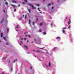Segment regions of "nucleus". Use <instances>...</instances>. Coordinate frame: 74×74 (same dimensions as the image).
Here are the masks:
<instances>
[{
  "label": "nucleus",
  "instance_id": "nucleus-59",
  "mask_svg": "<svg viewBox=\"0 0 74 74\" xmlns=\"http://www.w3.org/2000/svg\"><path fill=\"white\" fill-rule=\"evenodd\" d=\"M27 14H28V15H29V13H27Z\"/></svg>",
  "mask_w": 74,
  "mask_h": 74
},
{
  "label": "nucleus",
  "instance_id": "nucleus-57",
  "mask_svg": "<svg viewBox=\"0 0 74 74\" xmlns=\"http://www.w3.org/2000/svg\"><path fill=\"white\" fill-rule=\"evenodd\" d=\"M25 37H27V35H25Z\"/></svg>",
  "mask_w": 74,
  "mask_h": 74
},
{
  "label": "nucleus",
  "instance_id": "nucleus-35",
  "mask_svg": "<svg viewBox=\"0 0 74 74\" xmlns=\"http://www.w3.org/2000/svg\"><path fill=\"white\" fill-rule=\"evenodd\" d=\"M33 25H34V22H33Z\"/></svg>",
  "mask_w": 74,
  "mask_h": 74
},
{
  "label": "nucleus",
  "instance_id": "nucleus-21",
  "mask_svg": "<svg viewBox=\"0 0 74 74\" xmlns=\"http://www.w3.org/2000/svg\"><path fill=\"white\" fill-rule=\"evenodd\" d=\"M3 38L4 39V40H5L6 39V38H5V37H3Z\"/></svg>",
  "mask_w": 74,
  "mask_h": 74
},
{
  "label": "nucleus",
  "instance_id": "nucleus-42",
  "mask_svg": "<svg viewBox=\"0 0 74 74\" xmlns=\"http://www.w3.org/2000/svg\"><path fill=\"white\" fill-rule=\"evenodd\" d=\"M3 12H5V11L4 10H3Z\"/></svg>",
  "mask_w": 74,
  "mask_h": 74
},
{
  "label": "nucleus",
  "instance_id": "nucleus-10",
  "mask_svg": "<svg viewBox=\"0 0 74 74\" xmlns=\"http://www.w3.org/2000/svg\"><path fill=\"white\" fill-rule=\"evenodd\" d=\"M1 37H3V33H1Z\"/></svg>",
  "mask_w": 74,
  "mask_h": 74
},
{
  "label": "nucleus",
  "instance_id": "nucleus-51",
  "mask_svg": "<svg viewBox=\"0 0 74 74\" xmlns=\"http://www.w3.org/2000/svg\"><path fill=\"white\" fill-rule=\"evenodd\" d=\"M66 19H67V17H66Z\"/></svg>",
  "mask_w": 74,
  "mask_h": 74
},
{
  "label": "nucleus",
  "instance_id": "nucleus-28",
  "mask_svg": "<svg viewBox=\"0 0 74 74\" xmlns=\"http://www.w3.org/2000/svg\"><path fill=\"white\" fill-rule=\"evenodd\" d=\"M29 6H31H31H32V4H29Z\"/></svg>",
  "mask_w": 74,
  "mask_h": 74
},
{
  "label": "nucleus",
  "instance_id": "nucleus-55",
  "mask_svg": "<svg viewBox=\"0 0 74 74\" xmlns=\"http://www.w3.org/2000/svg\"><path fill=\"white\" fill-rule=\"evenodd\" d=\"M2 22H3V21H1V23H2Z\"/></svg>",
  "mask_w": 74,
  "mask_h": 74
},
{
  "label": "nucleus",
  "instance_id": "nucleus-4",
  "mask_svg": "<svg viewBox=\"0 0 74 74\" xmlns=\"http://www.w3.org/2000/svg\"><path fill=\"white\" fill-rule=\"evenodd\" d=\"M70 22H71V21H70V19H69V21L68 22V24L69 25L70 23Z\"/></svg>",
  "mask_w": 74,
  "mask_h": 74
},
{
  "label": "nucleus",
  "instance_id": "nucleus-25",
  "mask_svg": "<svg viewBox=\"0 0 74 74\" xmlns=\"http://www.w3.org/2000/svg\"><path fill=\"white\" fill-rule=\"evenodd\" d=\"M36 5H37V6H39V5H39V4H37Z\"/></svg>",
  "mask_w": 74,
  "mask_h": 74
},
{
  "label": "nucleus",
  "instance_id": "nucleus-54",
  "mask_svg": "<svg viewBox=\"0 0 74 74\" xmlns=\"http://www.w3.org/2000/svg\"><path fill=\"white\" fill-rule=\"evenodd\" d=\"M18 7H20V5H18Z\"/></svg>",
  "mask_w": 74,
  "mask_h": 74
},
{
  "label": "nucleus",
  "instance_id": "nucleus-43",
  "mask_svg": "<svg viewBox=\"0 0 74 74\" xmlns=\"http://www.w3.org/2000/svg\"><path fill=\"white\" fill-rule=\"evenodd\" d=\"M20 20H22V18H20Z\"/></svg>",
  "mask_w": 74,
  "mask_h": 74
},
{
  "label": "nucleus",
  "instance_id": "nucleus-18",
  "mask_svg": "<svg viewBox=\"0 0 74 74\" xmlns=\"http://www.w3.org/2000/svg\"><path fill=\"white\" fill-rule=\"evenodd\" d=\"M28 33L27 32H25L24 33V34H27Z\"/></svg>",
  "mask_w": 74,
  "mask_h": 74
},
{
  "label": "nucleus",
  "instance_id": "nucleus-48",
  "mask_svg": "<svg viewBox=\"0 0 74 74\" xmlns=\"http://www.w3.org/2000/svg\"><path fill=\"white\" fill-rule=\"evenodd\" d=\"M30 69H32V67H30Z\"/></svg>",
  "mask_w": 74,
  "mask_h": 74
},
{
  "label": "nucleus",
  "instance_id": "nucleus-17",
  "mask_svg": "<svg viewBox=\"0 0 74 74\" xmlns=\"http://www.w3.org/2000/svg\"><path fill=\"white\" fill-rule=\"evenodd\" d=\"M5 4L6 5H8V3H7V2H6L5 3Z\"/></svg>",
  "mask_w": 74,
  "mask_h": 74
},
{
  "label": "nucleus",
  "instance_id": "nucleus-9",
  "mask_svg": "<svg viewBox=\"0 0 74 74\" xmlns=\"http://www.w3.org/2000/svg\"><path fill=\"white\" fill-rule=\"evenodd\" d=\"M16 60L17 61V59H16V60H14V61H13V63H15V61H16Z\"/></svg>",
  "mask_w": 74,
  "mask_h": 74
},
{
  "label": "nucleus",
  "instance_id": "nucleus-13",
  "mask_svg": "<svg viewBox=\"0 0 74 74\" xmlns=\"http://www.w3.org/2000/svg\"><path fill=\"white\" fill-rule=\"evenodd\" d=\"M31 21V20H29V24H30V22Z\"/></svg>",
  "mask_w": 74,
  "mask_h": 74
},
{
  "label": "nucleus",
  "instance_id": "nucleus-16",
  "mask_svg": "<svg viewBox=\"0 0 74 74\" xmlns=\"http://www.w3.org/2000/svg\"><path fill=\"white\" fill-rule=\"evenodd\" d=\"M27 18V15H26L25 17V19H26Z\"/></svg>",
  "mask_w": 74,
  "mask_h": 74
},
{
  "label": "nucleus",
  "instance_id": "nucleus-60",
  "mask_svg": "<svg viewBox=\"0 0 74 74\" xmlns=\"http://www.w3.org/2000/svg\"><path fill=\"white\" fill-rule=\"evenodd\" d=\"M45 1V0H43V1Z\"/></svg>",
  "mask_w": 74,
  "mask_h": 74
},
{
  "label": "nucleus",
  "instance_id": "nucleus-50",
  "mask_svg": "<svg viewBox=\"0 0 74 74\" xmlns=\"http://www.w3.org/2000/svg\"><path fill=\"white\" fill-rule=\"evenodd\" d=\"M9 63H10V60L9 61Z\"/></svg>",
  "mask_w": 74,
  "mask_h": 74
},
{
  "label": "nucleus",
  "instance_id": "nucleus-24",
  "mask_svg": "<svg viewBox=\"0 0 74 74\" xmlns=\"http://www.w3.org/2000/svg\"><path fill=\"white\" fill-rule=\"evenodd\" d=\"M24 1H25L26 3H27V0H25Z\"/></svg>",
  "mask_w": 74,
  "mask_h": 74
},
{
  "label": "nucleus",
  "instance_id": "nucleus-33",
  "mask_svg": "<svg viewBox=\"0 0 74 74\" xmlns=\"http://www.w3.org/2000/svg\"><path fill=\"white\" fill-rule=\"evenodd\" d=\"M16 9H14V12H16Z\"/></svg>",
  "mask_w": 74,
  "mask_h": 74
},
{
  "label": "nucleus",
  "instance_id": "nucleus-46",
  "mask_svg": "<svg viewBox=\"0 0 74 74\" xmlns=\"http://www.w3.org/2000/svg\"><path fill=\"white\" fill-rule=\"evenodd\" d=\"M1 74H4L3 72H2Z\"/></svg>",
  "mask_w": 74,
  "mask_h": 74
},
{
  "label": "nucleus",
  "instance_id": "nucleus-2",
  "mask_svg": "<svg viewBox=\"0 0 74 74\" xmlns=\"http://www.w3.org/2000/svg\"><path fill=\"white\" fill-rule=\"evenodd\" d=\"M24 47H25V48H26V49H28V48H29V47H28L27 46L24 45Z\"/></svg>",
  "mask_w": 74,
  "mask_h": 74
},
{
  "label": "nucleus",
  "instance_id": "nucleus-7",
  "mask_svg": "<svg viewBox=\"0 0 74 74\" xmlns=\"http://www.w3.org/2000/svg\"><path fill=\"white\" fill-rule=\"evenodd\" d=\"M11 5L12 7H14V8H15V7H16V6L15 5Z\"/></svg>",
  "mask_w": 74,
  "mask_h": 74
},
{
  "label": "nucleus",
  "instance_id": "nucleus-44",
  "mask_svg": "<svg viewBox=\"0 0 74 74\" xmlns=\"http://www.w3.org/2000/svg\"><path fill=\"white\" fill-rule=\"evenodd\" d=\"M31 43H32V44H33V41H32Z\"/></svg>",
  "mask_w": 74,
  "mask_h": 74
},
{
  "label": "nucleus",
  "instance_id": "nucleus-37",
  "mask_svg": "<svg viewBox=\"0 0 74 74\" xmlns=\"http://www.w3.org/2000/svg\"><path fill=\"white\" fill-rule=\"evenodd\" d=\"M23 4H25V3H24V2H23Z\"/></svg>",
  "mask_w": 74,
  "mask_h": 74
},
{
  "label": "nucleus",
  "instance_id": "nucleus-36",
  "mask_svg": "<svg viewBox=\"0 0 74 74\" xmlns=\"http://www.w3.org/2000/svg\"><path fill=\"white\" fill-rule=\"evenodd\" d=\"M21 40H23V38H21Z\"/></svg>",
  "mask_w": 74,
  "mask_h": 74
},
{
  "label": "nucleus",
  "instance_id": "nucleus-52",
  "mask_svg": "<svg viewBox=\"0 0 74 74\" xmlns=\"http://www.w3.org/2000/svg\"><path fill=\"white\" fill-rule=\"evenodd\" d=\"M6 59V57H5V58H4V59Z\"/></svg>",
  "mask_w": 74,
  "mask_h": 74
},
{
  "label": "nucleus",
  "instance_id": "nucleus-45",
  "mask_svg": "<svg viewBox=\"0 0 74 74\" xmlns=\"http://www.w3.org/2000/svg\"><path fill=\"white\" fill-rule=\"evenodd\" d=\"M24 40H27V39L26 38H24Z\"/></svg>",
  "mask_w": 74,
  "mask_h": 74
},
{
  "label": "nucleus",
  "instance_id": "nucleus-6",
  "mask_svg": "<svg viewBox=\"0 0 74 74\" xmlns=\"http://www.w3.org/2000/svg\"><path fill=\"white\" fill-rule=\"evenodd\" d=\"M48 64L49 67H51V63H50V62H48Z\"/></svg>",
  "mask_w": 74,
  "mask_h": 74
},
{
  "label": "nucleus",
  "instance_id": "nucleus-40",
  "mask_svg": "<svg viewBox=\"0 0 74 74\" xmlns=\"http://www.w3.org/2000/svg\"><path fill=\"white\" fill-rule=\"evenodd\" d=\"M62 32H63V33H64V30H63Z\"/></svg>",
  "mask_w": 74,
  "mask_h": 74
},
{
  "label": "nucleus",
  "instance_id": "nucleus-8",
  "mask_svg": "<svg viewBox=\"0 0 74 74\" xmlns=\"http://www.w3.org/2000/svg\"><path fill=\"white\" fill-rule=\"evenodd\" d=\"M43 23V22H42V23H40V26H41L42 25V23Z\"/></svg>",
  "mask_w": 74,
  "mask_h": 74
},
{
  "label": "nucleus",
  "instance_id": "nucleus-1",
  "mask_svg": "<svg viewBox=\"0 0 74 74\" xmlns=\"http://www.w3.org/2000/svg\"><path fill=\"white\" fill-rule=\"evenodd\" d=\"M31 7H32V9H36V7H34L33 5H32Z\"/></svg>",
  "mask_w": 74,
  "mask_h": 74
},
{
  "label": "nucleus",
  "instance_id": "nucleus-34",
  "mask_svg": "<svg viewBox=\"0 0 74 74\" xmlns=\"http://www.w3.org/2000/svg\"><path fill=\"white\" fill-rule=\"evenodd\" d=\"M38 18H37V19H36V22H37V21H38Z\"/></svg>",
  "mask_w": 74,
  "mask_h": 74
},
{
  "label": "nucleus",
  "instance_id": "nucleus-30",
  "mask_svg": "<svg viewBox=\"0 0 74 74\" xmlns=\"http://www.w3.org/2000/svg\"><path fill=\"white\" fill-rule=\"evenodd\" d=\"M18 25H17V26L16 27V28H18Z\"/></svg>",
  "mask_w": 74,
  "mask_h": 74
},
{
  "label": "nucleus",
  "instance_id": "nucleus-47",
  "mask_svg": "<svg viewBox=\"0 0 74 74\" xmlns=\"http://www.w3.org/2000/svg\"><path fill=\"white\" fill-rule=\"evenodd\" d=\"M24 17V15H23V18Z\"/></svg>",
  "mask_w": 74,
  "mask_h": 74
},
{
  "label": "nucleus",
  "instance_id": "nucleus-58",
  "mask_svg": "<svg viewBox=\"0 0 74 74\" xmlns=\"http://www.w3.org/2000/svg\"><path fill=\"white\" fill-rule=\"evenodd\" d=\"M19 45H21V43H19Z\"/></svg>",
  "mask_w": 74,
  "mask_h": 74
},
{
  "label": "nucleus",
  "instance_id": "nucleus-41",
  "mask_svg": "<svg viewBox=\"0 0 74 74\" xmlns=\"http://www.w3.org/2000/svg\"><path fill=\"white\" fill-rule=\"evenodd\" d=\"M27 42H29V40H27Z\"/></svg>",
  "mask_w": 74,
  "mask_h": 74
},
{
  "label": "nucleus",
  "instance_id": "nucleus-56",
  "mask_svg": "<svg viewBox=\"0 0 74 74\" xmlns=\"http://www.w3.org/2000/svg\"><path fill=\"white\" fill-rule=\"evenodd\" d=\"M33 51H35V50H33Z\"/></svg>",
  "mask_w": 74,
  "mask_h": 74
},
{
  "label": "nucleus",
  "instance_id": "nucleus-38",
  "mask_svg": "<svg viewBox=\"0 0 74 74\" xmlns=\"http://www.w3.org/2000/svg\"><path fill=\"white\" fill-rule=\"evenodd\" d=\"M28 37H29V38L31 37V36H30V35H29Z\"/></svg>",
  "mask_w": 74,
  "mask_h": 74
},
{
  "label": "nucleus",
  "instance_id": "nucleus-11",
  "mask_svg": "<svg viewBox=\"0 0 74 74\" xmlns=\"http://www.w3.org/2000/svg\"><path fill=\"white\" fill-rule=\"evenodd\" d=\"M12 2H13V3H16V1H12Z\"/></svg>",
  "mask_w": 74,
  "mask_h": 74
},
{
  "label": "nucleus",
  "instance_id": "nucleus-49",
  "mask_svg": "<svg viewBox=\"0 0 74 74\" xmlns=\"http://www.w3.org/2000/svg\"><path fill=\"white\" fill-rule=\"evenodd\" d=\"M51 26H52L53 25V24L52 23L51 24Z\"/></svg>",
  "mask_w": 74,
  "mask_h": 74
},
{
  "label": "nucleus",
  "instance_id": "nucleus-62",
  "mask_svg": "<svg viewBox=\"0 0 74 74\" xmlns=\"http://www.w3.org/2000/svg\"><path fill=\"white\" fill-rule=\"evenodd\" d=\"M40 13L41 14H42V12H40Z\"/></svg>",
  "mask_w": 74,
  "mask_h": 74
},
{
  "label": "nucleus",
  "instance_id": "nucleus-31",
  "mask_svg": "<svg viewBox=\"0 0 74 74\" xmlns=\"http://www.w3.org/2000/svg\"><path fill=\"white\" fill-rule=\"evenodd\" d=\"M39 32H41V30L40 29L39 30Z\"/></svg>",
  "mask_w": 74,
  "mask_h": 74
},
{
  "label": "nucleus",
  "instance_id": "nucleus-14",
  "mask_svg": "<svg viewBox=\"0 0 74 74\" xmlns=\"http://www.w3.org/2000/svg\"><path fill=\"white\" fill-rule=\"evenodd\" d=\"M28 10L29 13H30V11H31V10L30 9H28Z\"/></svg>",
  "mask_w": 74,
  "mask_h": 74
},
{
  "label": "nucleus",
  "instance_id": "nucleus-20",
  "mask_svg": "<svg viewBox=\"0 0 74 74\" xmlns=\"http://www.w3.org/2000/svg\"><path fill=\"white\" fill-rule=\"evenodd\" d=\"M9 44H8V42H6V45H8Z\"/></svg>",
  "mask_w": 74,
  "mask_h": 74
},
{
  "label": "nucleus",
  "instance_id": "nucleus-53",
  "mask_svg": "<svg viewBox=\"0 0 74 74\" xmlns=\"http://www.w3.org/2000/svg\"><path fill=\"white\" fill-rule=\"evenodd\" d=\"M53 7H52V9H53Z\"/></svg>",
  "mask_w": 74,
  "mask_h": 74
},
{
  "label": "nucleus",
  "instance_id": "nucleus-64",
  "mask_svg": "<svg viewBox=\"0 0 74 74\" xmlns=\"http://www.w3.org/2000/svg\"><path fill=\"white\" fill-rule=\"evenodd\" d=\"M16 31H18V30H16Z\"/></svg>",
  "mask_w": 74,
  "mask_h": 74
},
{
  "label": "nucleus",
  "instance_id": "nucleus-19",
  "mask_svg": "<svg viewBox=\"0 0 74 74\" xmlns=\"http://www.w3.org/2000/svg\"><path fill=\"white\" fill-rule=\"evenodd\" d=\"M43 34H47V33L44 32L43 33Z\"/></svg>",
  "mask_w": 74,
  "mask_h": 74
},
{
  "label": "nucleus",
  "instance_id": "nucleus-32",
  "mask_svg": "<svg viewBox=\"0 0 74 74\" xmlns=\"http://www.w3.org/2000/svg\"><path fill=\"white\" fill-rule=\"evenodd\" d=\"M38 10H39V11H40V9H39V8H38Z\"/></svg>",
  "mask_w": 74,
  "mask_h": 74
},
{
  "label": "nucleus",
  "instance_id": "nucleus-23",
  "mask_svg": "<svg viewBox=\"0 0 74 74\" xmlns=\"http://www.w3.org/2000/svg\"><path fill=\"white\" fill-rule=\"evenodd\" d=\"M8 31H9V30H8V28H7V32H8Z\"/></svg>",
  "mask_w": 74,
  "mask_h": 74
},
{
  "label": "nucleus",
  "instance_id": "nucleus-3",
  "mask_svg": "<svg viewBox=\"0 0 74 74\" xmlns=\"http://www.w3.org/2000/svg\"><path fill=\"white\" fill-rule=\"evenodd\" d=\"M57 49V47H55L53 49V51H55V49Z\"/></svg>",
  "mask_w": 74,
  "mask_h": 74
},
{
  "label": "nucleus",
  "instance_id": "nucleus-26",
  "mask_svg": "<svg viewBox=\"0 0 74 74\" xmlns=\"http://www.w3.org/2000/svg\"><path fill=\"white\" fill-rule=\"evenodd\" d=\"M51 5V3H49L48 5L49 6V5Z\"/></svg>",
  "mask_w": 74,
  "mask_h": 74
},
{
  "label": "nucleus",
  "instance_id": "nucleus-29",
  "mask_svg": "<svg viewBox=\"0 0 74 74\" xmlns=\"http://www.w3.org/2000/svg\"><path fill=\"white\" fill-rule=\"evenodd\" d=\"M11 71H12V67L11 69Z\"/></svg>",
  "mask_w": 74,
  "mask_h": 74
},
{
  "label": "nucleus",
  "instance_id": "nucleus-39",
  "mask_svg": "<svg viewBox=\"0 0 74 74\" xmlns=\"http://www.w3.org/2000/svg\"><path fill=\"white\" fill-rule=\"evenodd\" d=\"M21 43H22V44H23V42H22V41H21Z\"/></svg>",
  "mask_w": 74,
  "mask_h": 74
},
{
  "label": "nucleus",
  "instance_id": "nucleus-22",
  "mask_svg": "<svg viewBox=\"0 0 74 74\" xmlns=\"http://www.w3.org/2000/svg\"><path fill=\"white\" fill-rule=\"evenodd\" d=\"M66 29V27H64V28H62L63 30H64V29Z\"/></svg>",
  "mask_w": 74,
  "mask_h": 74
},
{
  "label": "nucleus",
  "instance_id": "nucleus-12",
  "mask_svg": "<svg viewBox=\"0 0 74 74\" xmlns=\"http://www.w3.org/2000/svg\"><path fill=\"white\" fill-rule=\"evenodd\" d=\"M58 38L59 39H60V37H57V38H56V40H58Z\"/></svg>",
  "mask_w": 74,
  "mask_h": 74
},
{
  "label": "nucleus",
  "instance_id": "nucleus-27",
  "mask_svg": "<svg viewBox=\"0 0 74 74\" xmlns=\"http://www.w3.org/2000/svg\"><path fill=\"white\" fill-rule=\"evenodd\" d=\"M68 29H70V25H69L68 27Z\"/></svg>",
  "mask_w": 74,
  "mask_h": 74
},
{
  "label": "nucleus",
  "instance_id": "nucleus-63",
  "mask_svg": "<svg viewBox=\"0 0 74 74\" xmlns=\"http://www.w3.org/2000/svg\"><path fill=\"white\" fill-rule=\"evenodd\" d=\"M52 4H53V3H52Z\"/></svg>",
  "mask_w": 74,
  "mask_h": 74
},
{
  "label": "nucleus",
  "instance_id": "nucleus-61",
  "mask_svg": "<svg viewBox=\"0 0 74 74\" xmlns=\"http://www.w3.org/2000/svg\"><path fill=\"white\" fill-rule=\"evenodd\" d=\"M46 67H48V66H47V65H46Z\"/></svg>",
  "mask_w": 74,
  "mask_h": 74
},
{
  "label": "nucleus",
  "instance_id": "nucleus-5",
  "mask_svg": "<svg viewBox=\"0 0 74 74\" xmlns=\"http://www.w3.org/2000/svg\"><path fill=\"white\" fill-rule=\"evenodd\" d=\"M40 52H41V51L38 50L36 51V53H39Z\"/></svg>",
  "mask_w": 74,
  "mask_h": 74
},
{
  "label": "nucleus",
  "instance_id": "nucleus-15",
  "mask_svg": "<svg viewBox=\"0 0 74 74\" xmlns=\"http://www.w3.org/2000/svg\"><path fill=\"white\" fill-rule=\"evenodd\" d=\"M44 48H45V47H43L42 48H39V49H44Z\"/></svg>",
  "mask_w": 74,
  "mask_h": 74
}]
</instances>
